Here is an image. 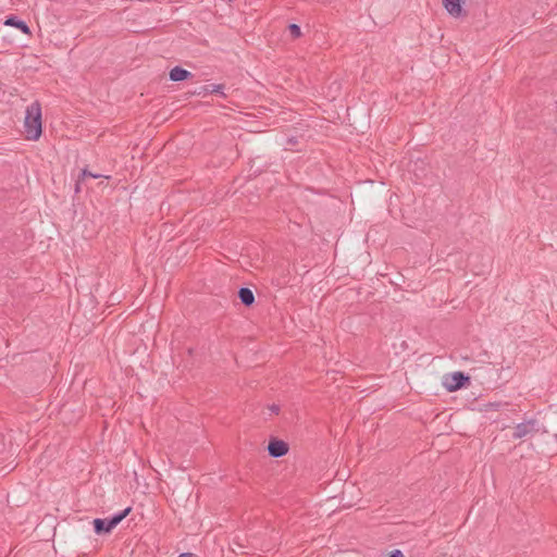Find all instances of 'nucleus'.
Instances as JSON below:
<instances>
[{
    "mask_svg": "<svg viewBox=\"0 0 557 557\" xmlns=\"http://www.w3.org/2000/svg\"><path fill=\"white\" fill-rule=\"evenodd\" d=\"M81 177L83 180L86 178V177L99 178V177H102V175L101 174H95V173L88 171L87 169H84L82 171Z\"/></svg>",
    "mask_w": 557,
    "mask_h": 557,
    "instance_id": "f8f14e48",
    "label": "nucleus"
},
{
    "mask_svg": "<svg viewBox=\"0 0 557 557\" xmlns=\"http://www.w3.org/2000/svg\"><path fill=\"white\" fill-rule=\"evenodd\" d=\"M469 381V376L465 375L462 372H455L449 381H446V387L449 392H454L466 386Z\"/></svg>",
    "mask_w": 557,
    "mask_h": 557,
    "instance_id": "39448f33",
    "label": "nucleus"
},
{
    "mask_svg": "<svg viewBox=\"0 0 557 557\" xmlns=\"http://www.w3.org/2000/svg\"><path fill=\"white\" fill-rule=\"evenodd\" d=\"M4 25L15 27V28L20 29L25 35L32 34L30 28L26 24V22L18 18L16 15H13V14L7 16V18L4 21Z\"/></svg>",
    "mask_w": 557,
    "mask_h": 557,
    "instance_id": "423d86ee",
    "label": "nucleus"
},
{
    "mask_svg": "<svg viewBox=\"0 0 557 557\" xmlns=\"http://www.w3.org/2000/svg\"><path fill=\"white\" fill-rule=\"evenodd\" d=\"M237 295L245 307H251L255 304V294L250 288L240 287Z\"/></svg>",
    "mask_w": 557,
    "mask_h": 557,
    "instance_id": "1a4fd4ad",
    "label": "nucleus"
},
{
    "mask_svg": "<svg viewBox=\"0 0 557 557\" xmlns=\"http://www.w3.org/2000/svg\"><path fill=\"white\" fill-rule=\"evenodd\" d=\"M75 191L78 193L79 191V180L76 182L75 184Z\"/></svg>",
    "mask_w": 557,
    "mask_h": 557,
    "instance_id": "f3484780",
    "label": "nucleus"
},
{
    "mask_svg": "<svg viewBox=\"0 0 557 557\" xmlns=\"http://www.w3.org/2000/svg\"><path fill=\"white\" fill-rule=\"evenodd\" d=\"M132 511V507H127L124 510L114 513L110 518L101 519L96 518L92 521L95 533L106 534L110 533L124 518H126Z\"/></svg>",
    "mask_w": 557,
    "mask_h": 557,
    "instance_id": "f03ea898",
    "label": "nucleus"
},
{
    "mask_svg": "<svg viewBox=\"0 0 557 557\" xmlns=\"http://www.w3.org/2000/svg\"><path fill=\"white\" fill-rule=\"evenodd\" d=\"M289 446L283 440L271 437L268 444V453L273 458H280L288 453Z\"/></svg>",
    "mask_w": 557,
    "mask_h": 557,
    "instance_id": "20e7f679",
    "label": "nucleus"
},
{
    "mask_svg": "<svg viewBox=\"0 0 557 557\" xmlns=\"http://www.w3.org/2000/svg\"><path fill=\"white\" fill-rule=\"evenodd\" d=\"M500 406V403H488L487 405H485L486 410H498Z\"/></svg>",
    "mask_w": 557,
    "mask_h": 557,
    "instance_id": "ddd939ff",
    "label": "nucleus"
},
{
    "mask_svg": "<svg viewBox=\"0 0 557 557\" xmlns=\"http://www.w3.org/2000/svg\"><path fill=\"white\" fill-rule=\"evenodd\" d=\"M24 128L26 138L38 140L42 134V114L41 104L38 100L26 108Z\"/></svg>",
    "mask_w": 557,
    "mask_h": 557,
    "instance_id": "f257e3e1",
    "label": "nucleus"
},
{
    "mask_svg": "<svg viewBox=\"0 0 557 557\" xmlns=\"http://www.w3.org/2000/svg\"><path fill=\"white\" fill-rule=\"evenodd\" d=\"M389 557H405L401 550L395 549L389 554Z\"/></svg>",
    "mask_w": 557,
    "mask_h": 557,
    "instance_id": "4468645a",
    "label": "nucleus"
},
{
    "mask_svg": "<svg viewBox=\"0 0 557 557\" xmlns=\"http://www.w3.org/2000/svg\"><path fill=\"white\" fill-rule=\"evenodd\" d=\"M539 431H540L539 421L535 419H530V420L523 421L521 423H518L513 428L511 437L513 440H522V438L531 437V436L535 435L536 433H539Z\"/></svg>",
    "mask_w": 557,
    "mask_h": 557,
    "instance_id": "7ed1b4c3",
    "label": "nucleus"
},
{
    "mask_svg": "<svg viewBox=\"0 0 557 557\" xmlns=\"http://www.w3.org/2000/svg\"><path fill=\"white\" fill-rule=\"evenodd\" d=\"M224 85L223 84H213V85H205L199 87V89L194 90L193 95H208V94H220L222 97H226L223 92Z\"/></svg>",
    "mask_w": 557,
    "mask_h": 557,
    "instance_id": "0eeeda50",
    "label": "nucleus"
},
{
    "mask_svg": "<svg viewBox=\"0 0 557 557\" xmlns=\"http://www.w3.org/2000/svg\"><path fill=\"white\" fill-rule=\"evenodd\" d=\"M287 28H288L290 36L294 39H297L301 36V29H300L299 25L292 23L287 26Z\"/></svg>",
    "mask_w": 557,
    "mask_h": 557,
    "instance_id": "9b49d317",
    "label": "nucleus"
},
{
    "mask_svg": "<svg viewBox=\"0 0 557 557\" xmlns=\"http://www.w3.org/2000/svg\"><path fill=\"white\" fill-rule=\"evenodd\" d=\"M270 410H271L273 413L277 414V413L280 412V406L274 404V405H272V406L270 407Z\"/></svg>",
    "mask_w": 557,
    "mask_h": 557,
    "instance_id": "2eb2a0df",
    "label": "nucleus"
},
{
    "mask_svg": "<svg viewBox=\"0 0 557 557\" xmlns=\"http://www.w3.org/2000/svg\"><path fill=\"white\" fill-rule=\"evenodd\" d=\"M443 4L450 15L455 17H459L461 15L462 7L460 4V0H443Z\"/></svg>",
    "mask_w": 557,
    "mask_h": 557,
    "instance_id": "9d476101",
    "label": "nucleus"
},
{
    "mask_svg": "<svg viewBox=\"0 0 557 557\" xmlns=\"http://www.w3.org/2000/svg\"><path fill=\"white\" fill-rule=\"evenodd\" d=\"M178 557H197V556L193 553H182Z\"/></svg>",
    "mask_w": 557,
    "mask_h": 557,
    "instance_id": "dca6fc26",
    "label": "nucleus"
},
{
    "mask_svg": "<svg viewBox=\"0 0 557 557\" xmlns=\"http://www.w3.org/2000/svg\"><path fill=\"white\" fill-rule=\"evenodd\" d=\"M169 76L172 82H183L193 77V74L177 65L170 71Z\"/></svg>",
    "mask_w": 557,
    "mask_h": 557,
    "instance_id": "6e6552de",
    "label": "nucleus"
}]
</instances>
